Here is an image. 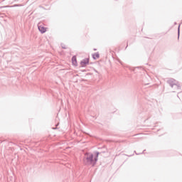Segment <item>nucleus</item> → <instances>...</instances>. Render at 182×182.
I'll use <instances>...</instances> for the list:
<instances>
[{
	"instance_id": "f257e3e1",
	"label": "nucleus",
	"mask_w": 182,
	"mask_h": 182,
	"mask_svg": "<svg viewBox=\"0 0 182 182\" xmlns=\"http://www.w3.org/2000/svg\"><path fill=\"white\" fill-rule=\"evenodd\" d=\"M93 161V154L87 153L85 155L84 163L85 164H90Z\"/></svg>"
},
{
	"instance_id": "f03ea898",
	"label": "nucleus",
	"mask_w": 182,
	"mask_h": 182,
	"mask_svg": "<svg viewBox=\"0 0 182 182\" xmlns=\"http://www.w3.org/2000/svg\"><path fill=\"white\" fill-rule=\"evenodd\" d=\"M38 30L41 31V33H45L48 31V28L45 27L43 25H38Z\"/></svg>"
},
{
	"instance_id": "7ed1b4c3",
	"label": "nucleus",
	"mask_w": 182,
	"mask_h": 182,
	"mask_svg": "<svg viewBox=\"0 0 182 182\" xmlns=\"http://www.w3.org/2000/svg\"><path fill=\"white\" fill-rule=\"evenodd\" d=\"M80 65L82 68H85V66H86L87 65H89V58L82 60L80 62Z\"/></svg>"
},
{
	"instance_id": "20e7f679",
	"label": "nucleus",
	"mask_w": 182,
	"mask_h": 182,
	"mask_svg": "<svg viewBox=\"0 0 182 182\" xmlns=\"http://www.w3.org/2000/svg\"><path fill=\"white\" fill-rule=\"evenodd\" d=\"M72 64L73 66H77V59L75 55L72 58Z\"/></svg>"
},
{
	"instance_id": "39448f33",
	"label": "nucleus",
	"mask_w": 182,
	"mask_h": 182,
	"mask_svg": "<svg viewBox=\"0 0 182 182\" xmlns=\"http://www.w3.org/2000/svg\"><path fill=\"white\" fill-rule=\"evenodd\" d=\"M92 58L93 59H99V58H100V55L99 53H95L92 55Z\"/></svg>"
}]
</instances>
